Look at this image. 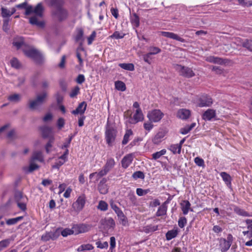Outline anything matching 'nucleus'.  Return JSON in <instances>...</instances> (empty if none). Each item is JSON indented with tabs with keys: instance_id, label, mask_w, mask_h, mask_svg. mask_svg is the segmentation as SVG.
Wrapping results in <instances>:
<instances>
[{
	"instance_id": "obj_37",
	"label": "nucleus",
	"mask_w": 252,
	"mask_h": 252,
	"mask_svg": "<svg viewBox=\"0 0 252 252\" xmlns=\"http://www.w3.org/2000/svg\"><path fill=\"white\" fill-rule=\"evenodd\" d=\"M119 66L122 68L128 71H133L134 70V65L132 63H121Z\"/></svg>"
},
{
	"instance_id": "obj_9",
	"label": "nucleus",
	"mask_w": 252,
	"mask_h": 252,
	"mask_svg": "<svg viewBox=\"0 0 252 252\" xmlns=\"http://www.w3.org/2000/svg\"><path fill=\"white\" fill-rule=\"evenodd\" d=\"M92 228V225L87 223L75 224L72 226V228L74 230L75 235L84 233L89 231Z\"/></svg>"
},
{
	"instance_id": "obj_45",
	"label": "nucleus",
	"mask_w": 252,
	"mask_h": 252,
	"mask_svg": "<svg viewBox=\"0 0 252 252\" xmlns=\"http://www.w3.org/2000/svg\"><path fill=\"white\" fill-rule=\"evenodd\" d=\"M0 11H1V16L3 18L8 19V18H9L11 16L10 10H8L6 7H2L0 8Z\"/></svg>"
},
{
	"instance_id": "obj_46",
	"label": "nucleus",
	"mask_w": 252,
	"mask_h": 252,
	"mask_svg": "<svg viewBox=\"0 0 252 252\" xmlns=\"http://www.w3.org/2000/svg\"><path fill=\"white\" fill-rule=\"evenodd\" d=\"M30 23L32 25H37L40 27H43L44 24L43 22H39L35 16H32L30 18Z\"/></svg>"
},
{
	"instance_id": "obj_18",
	"label": "nucleus",
	"mask_w": 252,
	"mask_h": 252,
	"mask_svg": "<svg viewBox=\"0 0 252 252\" xmlns=\"http://www.w3.org/2000/svg\"><path fill=\"white\" fill-rule=\"evenodd\" d=\"M161 35L171 39H173L181 42H185V40L173 32H161Z\"/></svg>"
},
{
	"instance_id": "obj_16",
	"label": "nucleus",
	"mask_w": 252,
	"mask_h": 252,
	"mask_svg": "<svg viewBox=\"0 0 252 252\" xmlns=\"http://www.w3.org/2000/svg\"><path fill=\"white\" fill-rule=\"evenodd\" d=\"M116 164L114 159L112 158H109L107 159L106 162L104 164L102 170L107 174L112 168H114Z\"/></svg>"
},
{
	"instance_id": "obj_40",
	"label": "nucleus",
	"mask_w": 252,
	"mask_h": 252,
	"mask_svg": "<svg viewBox=\"0 0 252 252\" xmlns=\"http://www.w3.org/2000/svg\"><path fill=\"white\" fill-rule=\"evenodd\" d=\"M230 61L226 59H222L220 57H215L214 58V63H217L219 64H225L228 63Z\"/></svg>"
},
{
	"instance_id": "obj_5",
	"label": "nucleus",
	"mask_w": 252,
	"mask_h": 252,
	"mask_svg": "<svg viewBox=\"0 0 252 252\" xmlns=\"http://www.w3.org/2000/svg\"><path fill=\"white\" fill-rule=\"evenodd\" d=\"M164 115L160 110L155 109L148 112L147 117L151 122L158 123L160 121Z\"/></svg>"
},
{
	"instance_id": "obj_39",
	"label": "nucleus",
	"mask_w": 252,
	"mask_h": 252,
	"mask_svg": "<svg viewBox=\"0 0 252 252\" xmlns=\"http://www.w3.org/2000/svg\"><path fill=\"white\" fill-rule=\"evenodd\" d=\"M94 248V247L92 244H83L78 247V248L77 249V251L83 252L84 251H91L93 250Z\"/></svg>"
},
{
	"instance_id": "obj_54",
	"label": "nucleus",
	"mask_w": 252,
	"mask_h": 252,
	"mask_svg": "<svg viewBox=\"0 0 252 252\" xmlns=\"http://www.w3.org/2000/svg\"><path fill=\"white\" fill-rule=\"evenodd\" d=\"M148 50L149 51V53L151 55H156L161 52V49L155 46H150Z\"/></svg>"
},
{
	"instance_id": "obj_42",
	"label": "nucleus",
	"mask_w": 252,
	"mask_h": 252,
	"mask_svg": "<svg viewBox=\"0 0 252 252\" xmlns=\"http://www.w3.org/2000/svg\"><path fill=\"white\" fill-rule=\"evenodd\" d=\"M97 208L101 211H106L108 210V205L105 201L100 200L98 202Z\"/></svg>"
},
{
	"instance_id": "obj_17",
	"label": "nucleus",
	"mask_w": 252,
	"mask_h": 252,
	"mask_svg": "<svg viewBox=\"0 0 252 252\" xmlns=\"http://www.w3.org/2000/svg\"><path fill=\"white\" fill-rule=\"evenodd\" d=\"M167 133V131L165 129L159 130L153 138V142L155 144H158L161 142L162 139L164 138Z\"/></svg>"
},
{
	"instance_id": "obj_27",
	"label": "nucleus",
	"mask_w": 252,
	"mask_h": 252,
	"mask_svg": "<svg viewBox=\"0 0 252 252\" xmlns=\"http://www.w3.org/2000/svg\"><path fill=\"white\" fill-rule=\"evenodd\" d=\"M84 30L82 28H77L76 30V35L75 36V40L76 42H79L83 40Z\"/></svg>"
},
{
	"instance_id": "obj_48",
	"label": "nucleus",
	"mask_w": 252,
	"mask_h": 252,
	"mask_svg": "<svg viewBox=\"0 0 252 252\" xmlns=\"http://www.w3.org/2000/svg\"><path fill=\"white\" fill-rule=\"evenodd\" d=\"M32 160H37L39 161H42L43 158L42 153L40 151L34 152L32 157Z\"/></svg>"
},
{
	"instance_id": "obj_44",
	"label": "nucleus",
	"mask_w": 252,
	"mask_h": 252,
	"mask_svg": "<svg viewBox=\"0 0 252 252\" xmlns=\"http://www.w3.org/2000/svg\"><path fill=\"white\" fill-rule=\"evenodd\" d=\"M115 88L122 92L125 91L126 90V86L125 84L121 81H117L115 83Z\"/></svg>"
},
{
	"instance_id": "obj_21",
	"label": "nucleus",
	"mask_w": 252,
	"mask_h": 252,
	"mask_svg": "<svg viewBox=\"0 0 252 252\" xmlns=\"http://www.w3.org/2000/svg\"><path fill=\"white\" fill-rule=\"evenodd\" d=\"M169 203L168 200L165 201L158 209L156 212L157 217H160L165 215L166 214L167 206V204Z\"/></svg>"
},
{
	"instance_id": "obj_12",
	"label": "nucleus",
	"mask_w": 252,
	"mask_h": 252,
	"mask_svg": "<svg viewBox=\"0 0 252 252\" xmlns=\"http://www.w3.org/2000/svg\"><path fill=\"white\" fill-rule=\"evenodd\" d=\"M133 160V154L131 153L124 156L121 160L122 167L127 168L132 163Z\"/></svg>"
},
{
	"instance_id": "obj_22",
	"label": "nucleus",
	"mask_w": 252,
	"mask_h": 252,
	"mask_svg": "<svg viewBox=\"0 0 252 252\" xmlns=\"http://www.w3.org/2000/svg\"><path fill=\"white\" fill-rule=\"evenodd\" d=\"M106 174H107L102 169H101L98 172H95L90 174L89 175V178L90 180L94 179V182H97L100 178Z\"/></svg>"
},
{
	"instance_id": "obj_61",
	"label": "nucleus",
	"mask_w": 252,
	"mask_h": 252,
	"mask_svg": "<svg viewBox=\"0 0 252 252\" xmlns=\"http://www.w3.org/2000/svg\"><path fill=\"white\" fill-rule=\"evenodd\" d=\"M187 223V220L185 217H180L178 220V225L179 226L183 228L185 227Z\"/></svg>"
},
{
	"instance_id": "obj_13",
	"label": "nucleus",
	"mask_w": 252,
	"mask_h": 252,
	"mask_svg": "<svg viewBox=\"0 0 252 252\" xmlns=\"http://www.w3.org/2000/svg\"><path fill=\"white\" fill-rule=\"evenodd\" d=\"M216 116V111L213 109H208L202 115V118L205 121H211Z\"/></svg>"
},
{
	"instance_id": "obj_55",
	"label": "nucleus",
	"mask_w": 252,
	"mask_h": 252,
	"mask_svg": "<svg viewBox=\"0 0 252 252\" xmlns=\"http://www.w3.org/2000/svg\"><path fill=\"white\" fill-rule=\"evenodd\" d=\"M125 33L120 32L118 31H116L112 35L110 36V37L113 39H118L123 38L125 36Z\"/></svg>"
},
{
	"instance_id": "obj_26",
	"label": "nucleus",
	"mask_w": 252,
	"mask_h": 252,
	"mask_svg": "<svg viewBox=\"0 0 252 252\" xmlns=\"http://www.w3.org/2000/svg\"><path fill=\"white\" fill-rule=\"evenodd\" d=\"M248 230L243 232L244 235H247L249 238L252 237V220L247 219L246 220Z\"/></svg>"
},
{
	"instance_id": "obj_57",
	"label": "nucleus",
	"mask_w": 252,
	"mask_h": 252,
	"mask_svg": "<svg viewBox=\"0 0 252 252\" xmlns=\"http://www.w3.org/2000/svg\"><path fill=\"white\" fill-rule=\"evenodd\" d=\"M49 2L51 6H55L56 8L62 6L63 3V0H49Z\"/></svg>"
},
{
	"instance_id": "obj_58",
	"label": "nucleus",
	"mask_w": 252,
	"mask_h": 252,
	"mask_svg": "<svg viewBox=\"0 0 252 252\" xmlns=\"http://www.w3.org/2000/svg\"><path fill=\"white\" fill-rule=\"evenodd\" d=\"M194 161L196 165L199 167L204 168L205 166L204 160L200 157H196L194 159Z\"/></svg>"
},
{
	"instance_id": "obj_2",
	"label": "nucleus",
	"mask_w": 252,
	"mask_h": 252,
	"mask_svg": "<svg viewBox=\"0 0 252 252\" xmlns=\"http://www.w3.org/2000/svg\"><path fill=\"white\" fill-rule=\"evenodd\" d=\"M117 130L114 127L110 126L108 124L106 126L105 131V138L106 143L109 146H111L115 141L117 136Z\"/></svg>"
},
{
	"instance_id": "obj_33",
	"label": "nucleus",
	"mask_w": 252,
	"mask_h": 252,
	"mask_svg": "<svg viewBox=\"0 0 252 252\" xmlns=\"http://www.w3.org/2000/svg\"><path fill=\"white\" fill-rule=\"evenodd\" d=\"M158 229V225L149 224L143 227V231L146 233L155 232Z\"/></svg>"
},
{
	"instance_id": "obj_6",
	"label": "nucleus",
	"mask_w": 252,
	"mask_h": 252,
	"mask_svg": "<svg viewBox=\"0 0 252 252\" xmlns=\"http://www.w3.org/2000/svg\"><path fill=\"white\" fill-rule=\"evenodd\" d=\"M86 196L83 194L79 196L72 205L73 210L77 213L80 212L84 208L86 203Z\"/></svg>"
},
{
	"instance_id": "obj_47",
	"label": "nucleus",
	"mask_w": 252,
	"mask_h": 252,
	"mask_svg": "<svg viewBox=\"0 0 252 252\" xmlns=\"http://www.w3.org/2000/svg\"><path fill=\"white\" fill-rule=\"evenodd\" d=\"M23 219V217L20 216L15 218H12L8 219L6 220V223L7 225H13L17 223L19 221L22 220Z\"/></svg>"
},
{
	"instance_id": "obj_3",
	"label": "nucleus",
	"mask_w": 252,
	"mask_h": 252,
	"mask_svg": "<svg viewBox=\"0 0 252 252\" xmlns=\"http://www.w3.org/2000/svg\"><path fill=\"white\" fill-rule=\"evenodd\" d=\"M175 69L179 74L184 77L190 78L195 76V73L192 69L188 66L176 64Z\"/></svg>"
},
{
	"instance_id": "obj_60",
	"label": "nucleus",
	"mask_w": 252,
	"mask_h": 252,
	"mask_svg": "<svg viewBox=\"0 0 252 252\" xmlns=\"http://www.w3.org/2000/svg\"><path fill=\"white\" fill-rule=\"evenodd\" d=\"M132 176L134 179H143L145 177L144 173L141 171H138L134 172Z\"/></svg>"
},
{
	"instance_id": "obj_53",
	"label": "nucleus",
	"mask_w": 252,
	"mask_h": 252,
	"mask_svg": "<svg viewBox=\"0 0 252 252\" xmlns=\"http://www.w3.org/2000/svg\"><path fill=\"white\" fill-rule=\"evenodd\" d=\"M242 46L249 51H252V40L246 39L242 43Z\"/></svg>"
},
{
	"instance_id": "obj_32",
	"label": "nucleus",
	"mask_w": 252,
	"mask_h": 252,
	"mask_svg": "<svg viewBox=\"0 0 252 252\" xmlns=\"http://www.w3.org/2000/svg\"><path fill=\"white\" fill-rule=\"evenodd\" d=\"M119 222L123 226H126L128 225V220L126 216L124 214L123 212L117 216Z\"/></svg>"
},
{
	"instance_id": "obj_59",
	"label": "nucleus",
	"mask_w": 252,
	"mask_h": 252,
	"mask_svg": "<svg viewBox=\"0 0 252 252\" xmlns=\"http://www.w3.org/2000/svg\"><path fill=\"white\" fill-rule=\"evenodd\" d=\"M10 64L12 67L15 68H19L21 67V64L17 59L14 58L10 61Z\"/></svg>"
},
{
	"instance_id": "obj_41",
	"label": "nucleus",
	"mask_w": 252,
	"mask_h": 252,
	"mask_svg": "<svg viewBox=\"0 0 252 252\" xmlns=\"http://www.w3.org/2000/svg\"><path fill=\"white\" fill-rule=\"evenodd\" d=\"M127 197L132 205L135 206L137 205V198L134 192L130 191L127 194Z\"/></svg>"
},
{
	"instance_id": "obj_8",
	"label": "nucleus",
	"mask_w": 252,
	"mask_h": 252,
	"mask_svg": "<svg viewBox=\"0 0 252 252\" xmlns=\"http://www.w3.org/2000/svg\"><path fill=\"white\" fill-rule=\"evenodd\" d=\"M47 94L46 92H43L42 94L37 95L35 100L30 101L29 107L31 109H34L37 106L41 105L45 100Z\"/></svg>"
},
{
	"instance_id": "obj_50",
	"label": "nucleus",
	"mask_w": 252,
	"mask_h": 252,
	"mask_svg": "<svg viewBox=\"0 0 252 252\" xmlns=\"http://www.w3.org/2000/svg\"><path fill=\"white\" fill-rule=\"evenodd\" d=\"M73 136L69 135V137L65 140L63 145L61 146L62 149H65V151L68 150V148L70 146V143L72 140Z\"/></svg>"
},
{
	"instance_id": "obj_11",
	"label": "nucleus",
	"mask_w": 252,
	"mask_h": 252,
	"mask_svg": "<svg viewBox=\"0 0 252 252\" xmlns=\"http://www.w3.org/2000/svg\"><path fill=\"white\" fill-rule=\"evenodd\" d=\"M101 224L104 226V228L108 230L114 229L115 227V221L112 218H105L100 221Z\"/></svg>"
},
{
	"instance_id": "obj_38",
	"label": "nucleus",
	"mask_w": 252,
	"mask_h": 252,
	"mask_svg": "<svg viewBox=\"0 0 252 252\" xmlns=\"http://www.w3.org/2000/svg\"><path fill=\"white\" fill-rule=\"evenodd\" d=\"M166 153V150L165 149H162L160 151L157 152L156 153H153L152 155V159L157 160L161 156L165 155Z\"/></svg>"
},
{
	"instance_id": "obj_15",
	"label": "nucleus",
	"mask_w": 252,
	"mask_h": 252,
	"mask_svg": "<svg viewBox=\"0 0 252 252\" xmlns=\"http://www.w3.org/2000/svg\"><path fill=\"white\" fill-rule=\"evenodd\" d=\"M191 115V112L187 109H180L177 113V117L182 120H186L189 118Z\"/></svg>"
},
{
	"instance_id": "obj_31",
	"label": "nucleus",
	"mask_w": 252,
	"mask_h": 252,
	"mask_svg": "<svg viewBox=\"0 0 252 252\" xmlns=\"http://www.w3.org/2000/svg\"><path fill=\"white\" fill-rule=\"evenodd\" d=\"M42 137L44 138L48 137L52 133V128L50 127L43 126L40 128Z\"/></svg>"
},
{
	"instance_id": "obj_23",
	"label": "nucleus",
	"mask_w": 252,
	"mask_h": 252,
	"mask_svg": "<svg viewBox=\"0 0 252 252\" xmlns=\"http://www.w3.org/2000/svg\"><path fill=\"white\" fill-rule=\"evenodd\" d=\"M231 245L225 241V238H220L219 241V247L221 252H226Z\"/></svg>"
},
{
	"instance_id": "obj_35",
	"label": "nucleus",
	"mask_w": 252,
	"mask_h": 252,
	"mask_svg": "<svg viewBox=\"0 0 252 252\" xmlns=\"http://www.w3.org/2000/svg\"><path fill=\"white\" fill-rule=\"evenodd\" d=\"M133 131L131 129H127L126 131V133L124 136L122 142L123 145H126L129 141V137L133 135Z\"/></svg>"
},
{
	"instance_id": "obj_51",
	"label": "nucleus",
	"mask_w": 252,
	"mask_h": 252,
	"mask_svg": "<svg viewBox=\"0 0 252 252\" xmlns=\"http://www.w3.org/2000/svg\"><path fill=\"white\" fill-rule=\"evenodd\" d=\"M111 208L114 210L117 216L123 212L122 210L113 201H111L110 203Z\"/></svg>"
},
{
	"instance_id": "obj_28",
	"label": "nucleus",
	"mask_w": 252,
	"mask_h": 252,
	"mask_svg": "<svg viewBox=\"0 0 252 252\" xmlns=\"http://www.w3.org/2000/svg\"><path fill=\"white\" fill-rule=\"evenodd\" d=\"M133 117L135 123L143 121L144 119V115L141 109H136Z\"/></svg>"
},
{
	"instance_id": "obj_4",
	"label": "nucleus",
	"mask_w": 252,
	"mask_h": 252,
	"mask_svg": "<svg viewBox=\"0 0 252 252\" xmlns=\"http://www.w3.org/2000/svg\"><path fill=\"white\" fill-rule=\"evenodd\" d=\"M52 15L56 18L58 21L62 22L67 19L68 12L65 8L61 6L58 7L52 12Z\"/></svg>"
},
{
	"instance_id": "obj_64",
	"label": "nucleus",
	"mask_w": 252,
	"mask_h": 252,
	"mask_svg": "<svg viewBox=\"0 0 252 252\" xmlns=\"http://www.w3.org/2000/svg\"><path fill=\"white\" fill-rule=\"evenodd\" d=\"M95 245L98 248L101 249H107L108 247V244L107 242L102 243L101 241H99L95 243Z\"/></svg>"
},
{
	"instance_id": "obj_20",
	"label": "nucleus",
	"mask_w": 252,
	"mask_h": 252,
	"mask_svg": "<svg viewBox=\"0 0 252 252\" xmlns=\"http://www.w3.org/2000/svg\"><path fill=\"white\" fill-rule=\"evenodd\" d=\"M87 104L86 102L83 101L80 103L76 109L72 111V114L74 115H77L80 114L81 115L83 114L86 110Z\"/></svg>"
},
{
	"instance_id": "obj_43",
	"label": "nucleus",
	"mask_w": 252,
	"mask_h": 252,
	"mask_svg": "<svg viewBox=\"0 0 252 252\" xmlns=\"http://www.w3.org/2000/svg\"><path fill=\"white\" fill-rule=\"evenodd\" d=\"M234 211L235 213L240 216L244 217L249 216V213L247 212L237 206H234Z\"/></svg>"
},
{
	"instance_id": "obj_14",
	"label": "nucleus",
	"mask_w": 252,
	"mask_h": 252,
	"mask_svg": "<svg viewBox=\"0 0 252 252\" xmlns=\"http://www.w3.org/2000/svg\"><path fill=\"white\" fill-rule=\"evenodd\" d=\"M107 180L105 178H102L98 185V189L100 193L105 194L108 191V186L106 184Z\"/></svg>"
},
{
	"instance_id": "obj_1",
	"label": "nucleus",
	"mask_w": 252,
	"mask_h": 252,
	"mask_svg": "<svg viewBox=\"0 0 252 252\" xmlns=\"http://www.w3.org/2000/svg\"><path fill=\"white\" fill-rule=\"evenodd\" d=\"M22 50L26 56L32 59L36 63H40L42 62L43 56L36 49L31 47H25Z\"/></svg>"
},
{
	"instance_id": "obj_19",
	"label": "nucleus",
	"mask_w": 252,
	"mask_h": 252,
	"mask_svg": "<svg viewBox=\"0 0 252 252\" xmlns=\"http://www.w3.org/2000/svg\"><path fill=\"white\" fill-rule=\"evenodd\" d=\"M180 205L181 206V208L184 215H187L189 210L192 211V209H191L190 208L191 204L188 200H183L180 203Z\"/></svg>"
},
{
	"instance_id": "obj_25",
	"label": "nucleus",
	"mask_w": 252,
	"mask_h": 252,
	"mask_svg": "<svg viewBox=\"0 0 252 252\" xmlns=\"http://www.w3.org/2000/svg\"><path fill=\"white\" fill-rule=\"evenodd\" d=\"M220 175L226 186L229 188H231L232 178L230 175L226 172H222L220 173Z\"/></svg>"
},
{
	"instance_id": "obj_49",
	"label": "nucleus",
	"mask_w": 252,
	"mask_h": 252,
	"mask_svg": "<svg viewBox=\"0 0 252 252\" xmlns=\"http://www.w3.org/2000/svg\"><path fill=\"white\" fill-rule=\"evenodd\" d=\"M21 99V95L19 94H14L10 95L8 97V99L11 102H17L20 100Z\"/></svg>"
},
{
	"instance_id": "obj_24",
	"label": "nucleus",
	"mask_w": 252,
	"mask_h": 252,
	"mask_svg": "<svg viewBox=\"0 0 252 252\" xmlns=\"http://www.w3.org/2000/svg\"><path fill=\"white\" fill-rule=\"evenodd\" d=\"M167 149L173 154L176 155L177 154H180L182 148L178 144H172L167 147Z\"/></svg>"
},
{
	"instance_id": "obj_63",
	"label": "nucleus",
	"mask_w": 252,
	"mask_h": 252,
	"mask_svg": "<svg viewBox=\"0 0 252 252\" xmlns=\"http://www.w3.org/2000/svg\"><path fill=\"white\" fill-rule=\"evenodd\" d=\"M239 3L244 7H250L252 6V0H238Z\"/></svg>"
},
{
	"instance_id": "obj_34",
	"label": "nucleus",
	"mask_w": 252,
	"mask_h": 252,
	"mask_svg": "<svg viewBox=\"0 0 252 252\" xmlns=\"http://www.w3.org/2000/svg\"><path fill=\"white\" fill-rule=\"evenodd\" d=\"M178 234V230L177 229L169 230L166 232L165 234L166 239L168 241L171 240V239L177 237Z\"/></svg>"
},
{
	"instance_id": "obj_10",
	"label": "nucleus",
	"mask_w": 252,
	"mask_h": 252,
	"mask_svg": "<svg viewBox=\"0 0 252 252\" xmlns=\"http://www.w3.org/2000/svg\"><path fill=\"white\" fill-rule=\"evenodd\" d=\"M68 154V150L65 151L63 155L59 157V158L56 159L54 164L52 165V168L59 169L60 167L63 165L67 160V156Z\"/></svg>"
},
{
	"instance_id": "obj_30",
	"label": "nucleus",
	"mask_w": 252,
	"mask_h": 252,
	"mask_svg": "<svg viewBox=\"0 0 252 252\" xmlns=\"http://www.w3.org/2000/svg\"><path fill=\"white\" fill-rule=\"evenodd\" d=\"M195 126V123H192L190 125H186L184 127H182L180 129V132L182 134H186L188 133L190 130H191Z\"/></svg>"
},
{
	"instance_id": "obj_29",
	"label": "nucleus",
	"mask_w": 252,
	"mask_h": 252,
	"mask_svg": "<svg viewBox=\"0 0 252 252\" xmlns=\"http://www.w3.org/2000/svg\"><path fill=\"white\" fill-rule=\"evenodd\" d=\"M130 22L132 25L135 28H138L139 26L140 19L138 15L136 13H132L130 18Z\"/></svg>"
},
{
	"instance_id": "obj_36",
	"label": "nucleus",
	"mask_w": 252,
	"mask_h": 252,
	"mask_svg": "<svg viewBox=\"0 0 252 252\" xmlns=\"http://www.w3.org/2000/svg\"><path fill=\"white\" fill-rule=\"evenodd\" d=\"M44 8L41 3H38L33 9V13L36 16L41 17L43 15Z\"/></svg>"
},
{
	"instance_id": "obj_7",
	"label": "nucleus",
	"mask_w": 252,
	"mask_h": 252,
	"mask_svg": "<svg viewBox=\"0 0 252 252\" xmlns=\"http://www.w3.org/2000/svg\"><path fill=\"white\" fill-rule=\"evenodd\" d=\"M213 103L212 98L208 94L201 95L198 99L197 106L199 107H210Z\"/></svg>"
},
{
	"instance_id": "obj_62",
	"label": "nucleus",
	"mask_w": 252,
	"mask_h": 252,
	"mask_svg": "<svg viewBox=\"0 0 252 252\" xmlns=\"http://www.w3.org/2000/svg\"><path fill=\"white\" fill-rule=\"evenodd\" d=\"M54 139L53 137L50 138L49 141L45 145V150L47 153H49L51 151V148L52 147V144L54 142Z\"/></svg>"
},
{
	"instance_id": "obj_56",
	"label": "nucleus",
	"mask_w": 252,
	"mask_h": 252,
	"mask_svg": "<svg viewBox=\"0 0 252 252\" xmlns=\"http://www.w3.org/2000/svg\"><path fill=\"white\" fill-rule=\"evenodd\" d=\"M73 234H74V230L72 228L71 229L65 228L61 232V234L63 237H66L68 235H72Z\"/></svg>"
},
{
	"instance_id": "obj_52",
	"label": "nucleus",
	"mask_w": 252,
	"mask_h": 252,
	"mask_svg": "<svg viewBox=\"0 0 252 252\" xmlns=\"http://www.w3.org/2000/svg\"><path fill=\"white\" fill-rule=\"evenodd\" d=\"M10 240L6 239L0 241V251L8 247L10 244Z\"/></svg>"
}]
</instances>
